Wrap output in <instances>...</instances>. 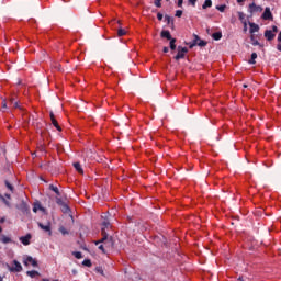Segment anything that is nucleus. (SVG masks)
<instances>
[{"mask_svg": "<svg viewBox=\"0 0 281 281\" xmlns=\"http://www.w3.org/2000/svg\"><path fill=\"white\" fill-rule=\"evenodd\" d=\"M102 238L95 243V245H100L102 243L105 249H113V237H109V234L102 228Z\"/></svg>", "mask_w": 281, "mask_h": 281, "instance_id": "1", "label": "nucleus"}, {"mask_svg": "<svg viewBox=\"0 0 281 281\" xmlns=\"http://www.w3.org/2000/svg\"><path fill=\"white\" fill-rule=\"evenodd\" d=\"M186 54H188V47L178 46V54L175 56V60H181V58H186Z\"/></svg>", "mask_w": 281, "mask_h": 281, "instance_id": "2", "label": "nucleus"}, {"mask_svg": "<svg viewBox=\"0 0 281 281\" xmlns=\"http://www.w3.org/2000/svg\"><path fill=\"white\" fill-rule=\"evenodd\" d=\"M263 21H273V13H271V9L267 7L261 15Z\"/></svg>", "mask_w": 281, "mask_h": 281, "instance_id": "3", "label": "nucleus"}, {"mask_svg": "<svg viewBox=\"0 0 281 281\" xmlns=\"http://www.w3.org/2000/svg\"><path fill=\"white\" fill-rule=\"evenodd\" d=\"M38 227L43 229V232H46L48 236H52V223H47L46 225L38 222L37 223Z\"/></svg>", "mask_w": 281, "mask_h": 281, "instance_id": "4", "label": "nucleus"}, {"mask_svg": "<svg viewBox=\"0 0 281 281\" xmlns=\"http://www.w3.org/2000/svg\"><path fill=\"white\" fill-rule=\"evenodd\" d=\"M14 268H10L9 271L15 272V273H21L23 271V266H21V262L18 260H13Z\"/></svg>", "mask_w": 281, "mask_h": 281, "instance_id": "5", "label": "nucleus"}, {"mask_svg": "<svg viewBox=\"0 0 281 281\" xmlns=\"http://www.w3.org/2000/svg\"><path fill=\"white\" fill-rule=\"evenodd\" d=\"M18 210H20V212H23V214H27L30 212V205H27V203H25L24 201H22L19 205H18Z\"/></svg>", "mask_w": 281, "mask_h": 281, "instance_id": "6", "label": "nucleus"}, {"mask_svg": "<svg viewBox=\"0 0 281 281\" xmlns=\"http://www.w3.org/2000/svg\"><path fill=\"white\" fill-rule=\"evenodd\" d=\"M248 12H250V14H254L256 12H262V7L256 5V3H251L249 4Z\"/></svg>", "mask_w": 281, "mask_h": 281, "instance_id": "7", "label": "nucleus"}, {"mask_svg": "<svg viewBox=\"0 0 281 281\" xmlns=\"http://www.w3.org/2000/svg\"><path fill=\"white\" fill-rule=\"evenodd\" d=\"M24 265H25V267H27V265H32V267H38V261H36V259L27 256L26 260H24Z\"/></svg>", "mask_w": 281, "mask_h": 281, "instance_id": "8", "label": "nucleus"}, {"mask_svg": "<svg viewBox=\"0 0 281 281\" xmlns=\"http://www.w3.org/2000/svg\"><path fill=\"white\" fill-rule=\"evenodd\" d=\"M263 36L267 41H273V38H276V33L271 30H266Z\"/></svg>", "mask_w": 281, "mask_h": 281, "instance_id": "9", "label": "nucleus"}, {"mask_svg": "<svg viewBox=\"0 0 281 281\" xmlns=\"http://www.w3.org/2000/svg\"><path fill=\"white\" fill-rule=\"evenodd\" d=\"M30 240H32L31 234H26L25 236L20 237V241L22 243V245H30Z\"/></svg>", "mask_w": 281, "mask_h": 281, "instance_id": "10", "label": "nucleus"}, {"mask_svg": "<svg viewBox=\"0 0 281 281\" xmlns=\"http://www.w3.org/2000/svg\"><path fill=\"white\" fill-rule=\"evenodd\" d=\"M250 34H256V32H260V26L254 22H249Z\"/></svg>", "mask_w": 281, "mask_h": 281, "instance_id": "11", "label": "nucleus"}, {"mask_svg": "<svg viewBox=\"0 0 281 281\" xmlns=\"http://www.w3.org/2000/svg\"><path fill=\"white\" fill-rule=\"evenodd\" d=\"M160 36L161 38H167V41H171L173 38L172 35L170 34V31L166 30L161 31Z\"/></svg>", "mask_w": 281, "mask_h": 281, "instance_id": "12", "label": "nucleus"}, {"mask_svg": "<svg viewBox=\"0 0 281 281\" xmlns=\"http://www.w3.org/2000/svg\"><path fill=\"white\" fill-rule=\"evenodd\" d=\"M74 168L77 170V172H79V175H85V170L82 169L80 162H74Z\"/></svg>", "mask_w": 281, "mask_h": 281, "instance_id": "13", "label": "nucleus"}, {"mask_svg": "<svg viewBox=\"0 0 281 281\" xmlns=\"http://www.w3.org/2000/svg\"><path fill=\"white\" fill-rule=\"evenodd\" d=\"M38 210H40L41 212H45V207H43V205H41L40 202L34 203L33 212L36 214V212H38Z\"/></svg>", "mask_w": 281, "mask_h": 281, "instance_id": "14", "label": "nucleus"}, {"mask_svg": "<svg viewBox=\"0 0 281 281\" xmlns=\"http://www.w3.org/2000/svg\"><path fill=\"white\" fill-rule=\"evenodd\" d=\"M0 241H2L3 245H8V243H12V238H10V237H8V236L1 234V235H0Z\"/></svg>", "mask_w": 281, "mask_h": 281, "instance_id": "15", "label": "nucleus"}, {"mask_svg": "<svg viewBox=\"0 0 281 281\" xmlns=\"http://www.w3.org/2000/svg\"><path fill=\"white\" fill-rule=\"evenodd\" d=\"M170 42H169V47H170V49L172 50V52H175V49H177V44H175V43H177V38H171V40H169Z\"/></svg>", "mask_w": 281, "mask_h": 281, "instance_id": "16", "label": "nucleus"}, {"mask_svg": "<svg viewBox=\"0 0 281 281\" xmlns=\"http://www.w3.org/2000/svg\"><path fill=\"white\" fill-rule=\"evenodd\" d=\"M212 38H214V41H221V38H223V33L215 32L212 34Z\"/></svg>", "mask_w": 281, "mask_h": 281, "instance_id": "17", "label": "nucleus"}, {"mask_svg": "<svg viewBox=\"0 0 281 281\" xmlns=\"http://www.w3.org/2000/svg\"><path fill=\"white\" fill-rule=\"evenodd\" d=\"M165 21L167 22L168 25H170V23L171 25H175V19L168 14L165 15Z\"/></svg>", "mask_w": 281, "mask_h": 281, "instance_id": "18", "label": "nucleus"}, {"mask_svg": "<svg viewBox=\"0 0 281 281\" xmlns=\"http://www.w3.org/2000/svg\"><path fill=\"white\" fill-rule=\"evenodd\" d=\"M49 190L55 192V194H57V196H60V190H58V187H56L54 184H49Z\"/></svg>", "mask_w": 281, "mask_h": 281, "instance_id": "19", "label": "nucleus"}, {"mask_svg": "<svg viewBox=\"0 0 281 281\" xmlns=\"http://www.w3.org/2000/svg\"><path fill=\"white\" fill-rule=\"evenodd\" d=\"M61 212L63 214H69V212H71V209H69V205L65 203L64 205H61Z\"/></svg>", "mask_w": 281, "mask_h": 281, "instance_id": "20", "label": "nucleus"}, {"mask_svg": "<svg viewBox=\"0 0 281 281\" xmlns=\"http://www.w3.org/2000/svg\"><path fill=\"white\" fill-rule=\"evenodd\" d=\"M207 8H212V0H205L202 10H207Z\"/></svg>", "mask_w": 281, "mask_h": 281, "instance_id": "21", "label": "nucleus"}, {"mask_svg": "<svg viewBox=\"0 0 281 281\" xmlns=\"http://www.w3.org/2000/svg\"><path fill=\"white\" fill-rule=\"evenodd\" d=\"M26 276H29V278H34L35 276H40V273L36 270H29L26 271Z\"/></svg>", "mask_w": 281, "mask_h": 281, "instance_id": "22", "label": "nucleus"}, {"mask_svg": "<svg viewBox=\"0 0 281 281\" xmlns=\"http://www.w3.org/2000/svg\"><path fill=\"white\" fill-rule=\"evenodd\" d=\"M256 58H258V54L252 53L249 59V65H256Z\"/></svg>", "mask_w": 281, "mask_h": 281, "instance_id": "23", "label": "nucleus"}, {"mask_svg": "<svg viewBox=\"0 0 281 281\" xmlns=\"http://www.w3.org/2000/svg\"><path fill=\"white\" fill-rule=\"evenodd\" d=\"M4 186L8 188V190H10V192H14V186H12L10 181L5 180Z\"/></svg>", "mask_w": 281, "mask_h": 281, "instance_id": "24", "label": "nucleus"}, {"mask_svg": "<svg viewBox=\"0 0 281 281\" xmlns=\"http://www.w3.org/2000/svg\"><path fill=\"white\" fill-rule=\"evenodd\" d=\"M245 13H243V12H238V19H239V21L241 22V23H247V20H245Z\"/></svg>", "mask_w": 281, "mask_h": 281, "instance_id": "25", "label": "nucleus"}, {"mask_svg": "<svg viewBox=\"0 0 281 281\" xmlns=\"http://www.w3.org/2000/svg\"><path fill=\"white\" fill-rule=\"evenodd\" d=\"M53 126H55V128H57V131H63V128L60 127V125H58V121H56V119H53L52 121Z\"/></svg>", "mask_w": 281, "mask_h": 281, "instance_id": "26", "label": "nucleus"}, {"mask_svg": "<svg viewBox=\"0 0 281 281\" xmlns=\"http://www.w3.org/2000/svg\"><path fill=\"white\" fill-rule=\"evenodd\" d=\"M109 227H111V223L104 221V222L102 223V229H104V232H106V229H109Z\"/></svg>", "mask_w": 281, "mask_h": 281, "instance_id": "27", "label": "nucleus"}, {"mask_svg": "<svg viewBox=\"0 0 281 281\" xmlns=\"http://www.w3.org/2000/svg\"><path fill=\"white\" fill-rule=\"evenodd\" d=\"M250 40L252 42L254 47L260 45V42H258V40H256V37L254 35L250 36Z\"/></svg>", "mask_w": 281, "mask_h": 281, "instance_id": "28", "label": "nucleus"}, {"mask_svg": "<svg viewBox=\"0 0 281 281\" xmlns=\"http://www.w3.org/2000/svg\"><path fill=\"white\" fill-rule=\"evenodd\" d=\"M226 9H227V5H225V4L216 7V10H218V12H225Z\"/></svg>", "mask_w": 281, "mask_h": 281, "instance_id": "29", "label": "nucleus"}, {"mask_svg": "<svg viewBox=\"0 0 281 281\" xmlns=\"http://www.w3.org/2000/svg\"><path fill=\"white\" fill-rule=\"evenodd\" d=\"M0 199L2 200V202L4 203V205H7V207H10V201L5 200V196L0 194Z\"/></svg>", "mask_w": 281, "mask_h": 281, "instance_id": "30", "label": "nucleus"}, {"mask_svg": "<svg viewBox=\"0 0 281 281\" xmlns=\"http://www.w3.org/2000/svg\"><path fill=\"white\" fill-rule=\"evenodd\" d=\"M72 256H75V258H77V260H80V258H82V252L75 251V252H72Z\"/></svg>", "mask_w": 281, "mask_h": 281, "instance_id": "31", "label": "nucleus"}, {"mask_svg": "<svg viewBox=\"0 0 281 281\" xmlns=\"http://www.w3.org/2000/svg\"><path fill=\"white\" fill-rule=\"evenodd\" d=\"M193 36H194V38H193L192 43H193L194 45H198V44H199V41H201V37H199V35H196V34H194Z\"/></svg>", "mask_w": 281, "mask_h": 281, "instance_id": "32", "label": "nucleus"}, {"mask_svg": "<svg viewBox=\"0 0 281 281\" xmlns=\"http://www.w3.org/2000/svg\"><path fill=\"white\" fill-rule=\"evenodd\" d=\"M199 47H205V45H207V42L203 41V40H199L198 44Z\"/></svg>", "mask_w": 281, "mask_h": 281, "instance_id": "33", "label": "nucleus"}, {"mask_svg": "<svg viewBox=\"0 0 281 281\" xmlns=\"http://www.w3.org/2000/svg\"><path fill=\"white\" fill-rule=\"evenodd\" d=\"M59 232L60 234H63V236H67V234H69V231L65 229V227H59Z\"/></svg>", "mask_w": 281, "mask_h": 281, "instance_id": "34", "label": "nucleus"}, {"mask_svg": "<svg viewBox=\"0 0 281 281\" xmlns=\"http://www.w3.org/2000/svg\"><path fill=\"white\" fill-rule=\"evenodd\" d=\"M125 35H126V31L124 29H119L117 36H125Z\"/></svg>", "mask_w": 281, "mask_h": 281, "instance_id": "35", "label": "nucleus"}, {"mask_svg": "<svg viewBox=\"0 0 281 281\" xmlns=\"http://www.w3.org/2000/svg\"><path fill=\"white\" fill-rule=\"evenodd\" d=\"M82 265H83V267H91V261H90V259H85L83 261H82Z\"/></svg>", "mask_w": 281, "mask_h": 281, "instance_id": "36", "label": "nucleus"}, {"mask_svg": "<svg viewBox=\"0 0 281 281\" xmlns=\"http://www.w3.org/2000/svg\"><path fill=\"white\" fill-rule=\"evenodd\" d=\"M56 203H57V205H59L60 207L65 204V202H64L63 199H60V198H56Z\"/></svg>", "mask_w": 281, "mask_h": 281, "instance_id": "37", "label": "nucleus"}, {"mask_svg": "<svg viewBox=\"0 0 281 281\" xmlns=\"http://www.w3.org/2000/svg\"><path fill=\"white\" fill-rule=\"evenodd\" d=\"M95 271H97V273H100L101 276H104V270L102 269V267H97Z\"/></svg>", "mask_w": 281, "mask_h": 281, "instance_id": "38", "label": "nucleus"}, {"mask_svg": "<svg viewBox=\"0 0 281 281\" xmlns=\"http://www.w3.org/2000/svg\"><path fill=\"white\" fill-rule=\"evenodd\" d=\"M176 16H177L178 19H181V16H183V11L177 10V11H176Z\"/></svg>", "mask_w": 281, "mask_h": 281, "instance_id": "39", "label": "nucleus"}, {"mask_svg": "<svg viewBox=\"0 0 281 281\" xmlns=\"http://www.w3.org/2000/svg\"><path fill=\"white\" fill-rule=\"evenodd\" d=\"M154 4L156 5V8H161V0H155Z\"/></svg>", "mask_w": 281, "mask_h": 281, "instance_id": "40", "label": "nucleus"}, {"mask_svg": "<svg viewBox=\"0 0 281 281\" xmlns=\"http://www.w3.org/2000/svg\"><path fill=\"white\" fill-rule=\"evenodd\" d=\"M158 21H164V13H157Z\"/></svg>", "mask_w": 281, "mask_h": 281, "instance_id": "41", "label": "nucleus"}, {"mask_svg": "<svg viewBox=\"0 0 281 281\" xmlns=\"http://www.w3.org/2000/svg\"><path fill=\"white\" fill-rule=\"evenodd\" d=\"M271 32L273 34H278V26L273 25Z\"/></svg>", "mask_w": 281, "mask_h": 281, "instance_id": "42", "label": "nucleus"}, {"mask_svg": "<svg viewBox=\"0 0 281 281\" xmlns=\"http://www.w3.org/2000/svg\"><path fill=\"white\" fill-rule=\"evenodd\" d=\"M104 247H105L104 244H103V245H100V246H99V249H100L103 254H106V250L104 249Z\"/></svg>", "mask_w": 281, "mask_h": 281, "instance_id": "43", "label": "nucleus"}, {"mask_svg": "<svg viewBox=\"0 0 281 281\" xmlns=\"http://www.w3.org/2000/svg\"><path fill=\"white\" fill-rule=\"evenodd\" d=\"M49 116H50V121L53 122L54 120H56V116L54 115V112H49Z\"/></svg>", "mask_w": 281, "mask_h": 281, "instance_id": "44", "label": "nucleus"}, {"mask_svg": "<svg viewBox=\"0 0 281 281\" xmlns=\"http://www.w3.org/2000/svg\"><path fill=\"white\" fill-rule=\"evenodd\" d=\"M162 52H164V54H168V52H170V48H168V46H165V47L162 48Z\"/></svg>", "mask_w": 281, "mask_h": 281, "instance_id": "45", "label": "nucleus"}, {"mask_svg": "<svg viewBox=\"0 0 281 281\" xmlns=\"http://www.w3.org/2000/svg\"><path fill=\"white\" fill-rule=\"evenodd\" d=\"M13 106H14V109H21V105H19V101H15V102L13 103Z\"/></svg>", "mask_w": 281, "mask_h": 281, "instance_id": "46", "label": "nucleus"}, {"mask_svg": "<svg viewBox=\"0 0 281 281\" xmlns=\"http://www.w3.org/2000/svg\"><path fill=\"white\" fill-rule=\"evenodd\" d=\"M189 3H191V5L194 8V5H196V0H189Z\"/></svg>", "mask_w": 281, "mask_h": 281, "instance_id": "47", "label": "nucleus"}, {"mask_svg": "<svg viewBox=\"0 0 281 281\" xmlns=\"http://www.w3.org/2000/svg\"><path fill=\"white\" fill-rule=\"evenodd\" d=\"M183 5V0H178V8H182Z\"/></svg>", "mask_w": 281, "mask_h": 281, "instance_id": "48", "label": "nucleus"}, {"mask_svg": "<svg viewBox=\"0 0 281 281\" xmlns=\"http://www.w3.org/2000/svg\"><path fill=\"white\" fill-rule=\"evenodd\" d=\"M189 47H190V49H192V47H196V45L191 42V43H189Z\"/></svg>", "mask_w": 281, "mask_h": 281, "instance_id": "49", "label": "nucleus"}, {"mask_svg": "<svg viewBox=\"0 0 281 281\" xmlns=\"http://www.w3.org/2000/svg\"><path fill=\"white\" fill-rule=\"evenodd\" d=\"M277 49L278 52H281V42H279V44L277 45Z\"/></svg>", "mask_w": 281, "mask_h": 281, "instance_id": "50", "label": "nucleus"}, {"mask_svg": "<svg viewBox=\"0 0 281 281\" xmlns=\"http://www.w3.org/2000/svg\"><path fill=\"white\" fill-rule=\"evenodd\" d=\"M244 25V32H247V22L243 23Z\"/></svg>", "mask_w": 281, "mask_h": 281, "instance_id": "51", "label": "nucleus"}, {"mask_svg": "<svg viewBox=\"0 0 281 281\" xmlns=\"http://www.w3.org/2000/svg\"><path fill=\"white\" fill-rule=\"evenodd\" d=\"M277 41L278 43H281V32L279 33Z\"/></svg>", "mask_w": 281, "mask_h": 281, "instance_id": "52", "label": "nucleus"}, {"mask_svg": "<svg viewBox=\"0 0 281 281\" xmlns=\"http://www.w3.org/2000/svg\"><path fill=\"white\" fill-rule=\"evenodd\" d=\"M5 199H12V195H10L9 193L4 194Z\"/></svg>", "mask_w": 281, "mask_h": 281, "instance_id": "53", "label": "nucleus"}, {"mask_svg": "<svg viewBox=\"0 0 281 281\" xmlns=\"http://www.w3.org/2000/svg\"><path fill=\"white\" fill-rule=\"evenodd\" d=\"M10 102H11V104H13V103H15L16 101H15L14 98H11V99H10Z\"/></svg>", "mask_w": 281, "mask_h": 281, "instance_id": "54", "label": "nucleus"}, {"mask_svg": "<svg viewBox=\"0 0 281 281\" xmlns=\"http://www.w3.org/2000/svg\"><path fill=\"white\" fill-rule=\"evenodd\" d=\"M0 223H5V217H1Z\"/></svg>", "mask_w": 281, "mask_h": 281, "instance_id": "55", "label": "nucleus"}, {"mask_svg": "<svg viewBox=\"0 0 281 281\" xmlns=\"http://www.w3.org/2000/svg\"><path fill=\"white\" fill-rule=\"evenodd\" d=\"M243 1H245V0H237V3H243Z\"/></svg>", "mask_w": 281, "mask_h": 281, "instance_id": "56", "label": "nucleus"}, {"mask_svg": "<svg viewBox=\"0 0 281 281\" xmlns=\"http://www.w3.org/2000/svg\"><path fill=\"white\" fill-rule=\"evenodd\" d=\"M8 106V104L7 103H3V109H5Z\"/></svg>", "mask_w": 281, "mask_h": 281, "instance_id": "57", "label": "nucleus"}, {"mask_svg": "<svg viewBox=\"0 0 281 281\" xmlns=\"http://www.w3.org/2000/svg\"><path fill=\"white\" fill-rule=\"evenodd\" d=\"M238 280H239V281H243V277H239Z\"/></svg>", "mask_w": 281, "mask_h": 281, "instance_id": "58", "label": "nucleus"}, {"mask_svg": "<svg viewBox=\"0 0 281 281\" xmlns=\"http://www.w3.org/2000/svg\"><path fill=\"white\" fill-rule=\"evenodd\" d=\"M42 281H49V279H42Z\"/></svg>", "mask_w": 281, "mask_h": 281, "instance_id": "59", "label": "nucleus"}, {"mask_svg": "<svg viewBox=\"0 0 281 281\" xmlns=\"http://www.w3.org/2000/svg\"><path fill=\"white\" fill-rule=\"evenodd\" d=\"M244 88L247 89V85H244Z\"/></svg>", "mask_w": 281, "mask_h": 281, "instance_id": "60", "label": "nucleus"}, {"mask_svg": "<svg viewBox=\"0 0 281 281\" xmlns=\"http://www.w3.org/2000/svg\"><path fill=\"white\" fill-rule=\"evenodd\" d=\"M0 281H3V278H1V276H0Z\"/></svg>", "mask_w": 281, "mask_h": 281, "instance_id": "61", "label": "nucleus"}, {"mask_svg": "<svg viewBox=\"0 0 281 281\" xmlns=\"http://www.w3.org/2000/svg\"><path fill=\"white\" fill-rule=\"evenodd\" d=\"M166 1H170V0H166Z\"/></svg>", "mask_w": 281, "mask_h": 281, "instance_id": "62", "label": "nucleus"}, {"mask_svg": "<svg viewBox=\"0 0 281 281\" xmlns=\"http://www.w3.org/2000/svg\"><path fill=\"white\" fill-rule=\"evenodd\" d=\"M54 281H58V280H54Z\"/></svg>", "mask_w": 281, "mask_h": 281, "instance_id": "63", "label": "nucleus"}]
</instances>
